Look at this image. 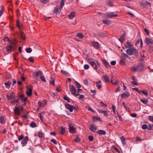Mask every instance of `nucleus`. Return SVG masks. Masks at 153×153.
<instances>
[{
  "instance_id": "nucleus-31",
  "label": "nucleus",
  "mask_w": 153,
  "mask_h": 153,
  "mask_svg": "<svg viewBox=\"0 0 153 153\" xmlns=\"http://www.w3.org/2000/svg\"><path fill=\"white\" fill-rule=\"evenodd\" d=\"M38 135L40 137H43L44 136V133L41 131H39L38 132Z\"/></svg>"
},
{
  "instance_id": "nucleus-14",
  "label": "nucleus",
  "mask_w": 153,
  "mask_h": 153,
  "mask_svg": "<svg viewBox=\"0 0 153 153\" xmlns=\"http://www.w3.org/2000/svg\"><path fill=\"white\" fill-rule=\"evenodd\" d=\"M98 111L100 113L103 114L106 117L108 115V112L106 111L98 109Z\"/></svg>"
},
{
  "instance_id": "nucleus-3",
  "label": "nucleus",
  "mask_w": 153,
  "mask_h": 153,
  "mask_svg": "<svg viewBox=\"0 0 153 153\" xmlns=\"http://www.w3.org/2000/svg\"><path fill=\"white\" fill-rule=\"evenodd\" d=\"M117 14H114L113 13H108L106 14L105 16H103V17L106 19H109L114 17H117L118 16Z\"/></svg>"
},
{
  "instance_id": "nucleus-35",
  "label": "nucleus",
  "mask_w": 153,
  "mask_h": 153,
  "mask_svg": "<svg viewBox=\"0 0 153 153\" xmlns=\"http://www.w3.org/2000/svg\"><path fill=\"white\" fill-rule=\"evenodd\" d=\"M53 13L58 16H60V13L59 10H54Z\"/></svg>"
},
{
  "instance_id": "nucleus-9",
  "label": "nucleus",
  "mask_w": 153,
  "mask_h": 153,
  "mask_svg": "<svg viewBox=\"0 0 153 153\" xmlns=\"http://www.w3.org/2000/svg\"><path fill=\"white\" fill-rule=\"evenodd\" d=\"M7 97L8 100H10L12 98H16V96L14 95V92H13L7 95Z\"/></svg>"
},
{
  "instance_id": "nucleus-54",
  "label": "nucleus",
  "mask_w": 153,
  "mask_h": 153,
  "mask_svg": "<svg viewBox=\"0 0 153 153\" xmlns=\"http://www.w3.org/2000/svg\"><path fill=\"white\" fill-rule=\"evenodd\" d=\"M3 40L4 41H7V42L10 41V40L9 39V38L7 36L5 37L4 39Z\"/></svg>"
},
{
  "instance_id": "nucleus-27",
  "label": "nucleus",
  "mask_w": 153,
  "mask_h": 153,
  "mask_svg": "<svg viewBox=\"0 0 153 153\" xmlns=\"http://www.w3.org/2000/svg\"><path fill=\"white\" fill-rule=\"evenodd\" d=\"M103 78L105 82H108L109 81V77L106 75L103 76Z\"/></svg>"
},
{
  "instance_id": "nucleus-33",
  "label": "nucleus",
  "mask_w": 153,
  "mask_h": 153,
  "mask_svg": "<svg viewBox=\"0 0 153 153\" xmlns=\"http://www.w3.org/2000/svg\"><path fill=\"white\" fill-rule=\"evenodd\" d=\"M4 118L3 117H0V123L3 124L5 123Z\"/></svg>"
},
{
  "instance_id": "nucleus-41",
  "label": "nucleus",
  "mask_w": 153,
  "mask_h": 153,
  "mask_svg": "<svg viewBox=\"0 0 153 153\" xmlns=\"http://www.w3.org/2000/svg\"><path fill=\"white\" fill-rule=\"evenodd\" d=\"M51 81H50V83L52 84L53 85H55L54 84V82H55V79L53 78L52 77L51 78Z\"/></svg>"
},
{
  "instance_id": "nucleus-12",
  "label": "nucleus",
  "mask_w": 153,
  "mask_h": 153,
  "mask_svg": "<svg viewBox=\"0 0 153 153\" xmlns=\"http://www.w3.org/2000/svg\"><path fill=\"white\" fill-rule=\"evenodd\" d=\"M26 93L28 97H30L32 94V88L27 87V89L26 91Z\"/></svg>"
},
{
  "instance_id": "nucleus-19",
  "label": "nucleus",
  "mask_w": 153,
  "mask_h": 153,
  "mask_svg": "<svg viewBox=\"0 0 153 153\" xmlns=\"http://www.w3.org/2000/svg\"><path fill=\"white\" fill-rule=\"evenodd\" d=\"M13 46L12 45H8L6 47V51L7 52L11 51L12 50Z\"/></svg>"
},
{
  "instance_id": "nucleus-59",
  "label": "nucleus",
  "mask_w": 153,
  "mask_h": 153,
  "mask_svg": "<svg viewBox=\"0 0 153 153\" xmlns=\"http://www.w3.org/2000/svg\"><path fill=\"white\" fill-rule=\"evenodd\" d=\"M10 44L11 45H12L13 46V47H15L16 46V44L13 41L10 42Z\"/></svg>"
},
{
  "instance_id": "nucleus-28",
  "label": "nucleus",
  "mask_w": 153,
  "mask_h": 153,
  "mask_svg": "<svg viewBox=\"0 0 153 153\" xmlns=\"http://www.w3.org/2000/svg\"><path fill=\"white\" fill-rule=\"evenodd\" d=\"M4 84L5 85L6 87L7 88H10L11 83L10 82L8 81L4 83Z\"/></svg>"
},
{
  "instance_id": "nucleus-49",
  "label": "nucleus",
  "mask_w": 153,
  "mask_h": 153,
  "mask_svg": "<svg viewBox=\"0 0 153 153\" xmlns=\"http://www.w3.org/2000/svg\"><path fill=\"white\" fill-rule=\"evenodd\" d=\"M126 62V59H121L120 60V64L124 63Z\"/></svg>"
},
{
  "instance_id": "nucleus-38",
  "label": "nucleus",
  "mask_w": 153,
  "mask_h": 153,
  "mask_svg": "<svg viewBox=\"0 0 153 153\" xmlns=\"http://www.w3.org/2000/svg\"><path fill=\"white\" fill-rule=\"evenodd\" d=\"M43 3L47 4L49 2V0H39Z\"/></svg>"
},
{
  "instance_id": "nucleus-60",
  "label": "nucleus",
  "mask_w": 153,
  "mask_h": 153,
  "mask_svg": "<svg viewBox=\"0 0 153 153\" xmlns=\"http://www.w3.org/2000/svg\"><path fill=\"white\" fill-rule=\"evenodd\" d=\"M84 84L85 85H88V80L87 79H85L83 81Z\"/></svg>"
},
{
  "instance_id": "nucleus-8",
  "label": "nucleus",
  "mask_w": 153,
  "mask_h": 153,
  "mask_svg": "<svg viewBox=\"0 0 153 153\" xmlns=\"http://www.w3.org/2000/svg\"><path fill=\"white\" fill-rule=\"evenodd\" d=\"M130 93L128 91L122 94L121 95V97L122 98L125 99L129 96Z\"/></svg>"
},
{
  "instance_id": "nucleus-23",
  "label": "nucleus",
  "mask_w": 153,
  "mask_h": 153,
  "mask_svg": "<svg viewBox=\"0 0 153 153\" xmlns=\"http://www.w3.org/2000/svg\"><path fill=\"white\" fill-rule=\"evenodd\" d=\"M120 139L122 144L124 145H125L126 144V141L125 140V139L123 136L120 137Z\"/></svg>"
},
{
  "instance_id": "nucleus-36",
  "label": "nucleus",
  "mask_w": 153,
  "mask_h": 153,
  "mask_svg": "<svg viewBox=\"0 0 153 153\" xmlns=\"http://www.w3.org/2000/svg\"><path fill=\"white\" fill-rule=\"evenodd\" d=\"M30 126L32 128L35 127L36 126V124L33 122H31L30 124Z\"/></svg>"
},
{
  "instance_id": "nucleus-20",
  "label": "nucleus",
  "mask_w": 153,
  "mask_h": 153,
  "mask_svg": "<svg viewBox=\"0 0 153 153\" xmlns=\"http://www.w3.org/2000/svg\"><path fill=\"white\" fill-rule=\"evenodd\" d=\"M97 133L99 134L100 135H105L106 134V133L105 131L102 130H99L97 131Z\"/></svg>"
},
{
  "instance_id": "nucleus-32",
  "label": "nucleus",
  "mask_w": 153,
  "mask_h": 153,
  "mask_svg": "<svg viewBox=\"0 0 153 153\" xmlns=\"http://www.w3.org/2000/svg\"><path fill=\"white\" fill-rule=\"evenodd\" d=\"M76 36L81 39L83 38L84 37V35L83 34L81 33H77Z\"/></svg>"
},
{
  "instance_id": "nucleus-62",
  "label": "nucleus",
  "mask_w": 153,
  "mask_h": 153,
  "mask_svg": "<svg viewBox=\"0 0 153 153\" xmlns=\"http://www.w3.org/2000/svg\"><path fill=\"white\" fill-rule=\"evenodd\" d=\"M144 94L146 95V96H147L148 95V93L146 91H143L142 92Z\"/></svg>"
},
{
  "instance_id": "nucleus-39",
  "label": "nucleus",
  "mask_w": 153,
  "mask_h": 153,
  "mask_svg": "<svg viewBox=\"0 0 153 153\" xmlns=\"http://www.w3.org/2000/svg\"><path fill=\"white\" fill-rule=\"evenodd\" d=\"M75 85H76L77 88H79L81 87V85L76 81L75 82Z\"/></svg>"
},
{
  "instance_id": "nucleus-26",
  "label": "nucleus",
  "mask_w": 153,
  "mask_h": 153,
  "mask_svg": "<svg viewBox=\"0 0 153 153\" xmlns=\"http://www.w3.org/2000/svg\"><path fill=\"white\" fill-rule=\"evenodd\" d=\"M36 75H34L35 76L38 77L39 76H41L43 74L42 72L41 71H39L35 73Z\"/></svg>"
},
{
  "instance_id": "nucleus-53",
  "label": "nucleus",
  "mask_w": 153,
  "mask_h": 153,
  "mask_svg": "<svg viewBox=\"0 0 153 153\" xmlns=\"http://www.w3.org/2000/svg\"><path fill=\"white\" fill-rule=\"evenodd\" d=\"M74 141L75 142H79L80 141V139L79 137H76L75 139H74Z\"/></svg>"
},
{
  "instance_id": "nucleus-42",
  "label": "nucleus",
  "mask_w": 153,
  "mask_h": 153,
  "mask_svg": "<svg viewBox=\"0 0 153 153\" xmlns=\"http://www.w3.org/2000/svg\"><path fill=\"white\" fill-rule=\"evenodd\" d=\"M26 51L27 53H30L32 51V50L31 48H26Z\"/></svg>"
},
{
  "instance_id": "nucleus-37",
  "label": "nucleus",
  "mask_w": 153,
  "mask_h": 153,
  "mask_svg": "<svg viewBox=\"0 0 153 153\" xmlns=\"http://www.w3.org/2000/svg\"><path fill=\"white\" fill-rule=\"evenodd\" d=\"M61 72L63 75L68 76V73L66 71L62 70Z\"/></svg>"
},
{
  "instance_id": "nucleus-13",
  "label": "nucleus",
  "mask_w": 153,
  "mask_h": 153,
  "mask_svg": "<svg viewBox=\"0 0 153 153\" xmlns=\"http://www.w3.org/2000/svg\"><path fill=\"white\" fill-rule=\"evenodd\" d=\"M60 5L59 8V6H57L55 8L54 10H58L59 9L60 10L64 5V1L63 0H61L60 2Z\"/></svg>"
},
{
  "instance_id": "nucleus-16",
  "label": "nucleus",
  "mask_w": 153,
  "mask_h": 153,
  "mask_svg": "<svg viewBox=\"0 0 153 153\" xmlns=\"http://www.w3.org/2000/svg\"><path fill=\"white\" fill-rule=\"evenodd\" d=\"M146 43L148 44L151 45L152 44L153 40L149 38H146Z\"/></svg>"
},
{
  "instance_id": "nucleus-10",
  "label": "nucleus",
  "mask_w": 153,
  "mask_h": 153,
  "mask_svg": "<svg viewBox=\"0 0 153 153\" xmlns=\"http://www.w3.org/2000/svg\"><path fill=\"white\" fill-rule=\"evenodd\" d=\"M91 59L89 58V63L91 64L92 66L95 69H97L98 68L97 66V64L93 61H90V59Z\"/></svg>"
},
{
  "instance_id": "nucleus-6",
  "label": "nucleus",
  "mask_w": 153,
  "mask_h": 153,
  "mask_svg": "<svg viewBox=\"0 0 153 153\" xmlns=\"http://www.w3.org/2000/svg\"><path fill=\"white\" fill-rule=\"evenodd\" d=\"M70 91L72 95H74L76 93V89L73 85L70 84L69 86Z\"/></svg>"
},
{
  "instance_id": "nucleus-15",
  "label": "nucleus",
  "mask_w": 153,
  "mask_h": 153,
  "mask_svg": "<svg viewBox=\"0 0 153 153\" xmlns=\"http://www.w3.org/2000/svg\"><path fill=\"white\" fill-rule=\"evenodd\" d=\"M102 22L105 24L109 25L111 24V22L109 20L105 19L102 20Z\"/></svg>"
},
{
  "instance_id": "nucleus-30",
  "label": "nucleus",
  "mask_w": 153,
  "mask_h": 153,
  "mask_svg": "<svg viewBox=\"0 0 153 153\" xmlns=\"http://www.w3.org/2000/svg\"><path fill=\"white\" fill-rule=\"evenodd\" d=\"M140 101L144 104L147 103L148 101V100L146 99H141L140 100Z\"/></svg>"
},
{
  "instance_id": "nucleus-4",
  "label": "nucleus",
  "mask_w": 153,
  "mask_h": 153,
  "mask_svg": "<svg viewBox=\"0 0 153 153\" xmlns=\"http://www.w3.org/2000/svg\"><path fill=\"white\" fill-rule=\"evenodd\" d=\"M68 126L69 127V131L72 133H74L75 132L76 128H75L74 125L72 124H69Z\"/></svg>"
},
{
  "instance_id": "nucleus-58",
  "label": "nucleus",
  "mask_w": 153,
  "mask_h": 153,
  "mask_svg": "<svg viewBox=\"0 0 153 153\" xmlns=\"http://www.w3.org/2000/svg\"><path fill=\"white\" fill-rule=\"evenodd\" d=\"M51 142L52 143H53L55 144H57V142L56 140L54 139H52L51 140Z\"/></svg>"
},
{
  "instance_id": "nucleus-57",
  "label": "nucleus",
  "mask_w": 153,
  "mask_h": 153,
  "mask_svg": "<svg viewBox=\"0 0 153 153\" xmlns=\"http://www.w3.org/2000/svg\"><path fill=\"white\" fill-rule=\"evenodd\" d=\"M84 68L85 69L87 70L89 68V66L88 65H85L84 66Z\"/></svg>"
},
{
  "instance_id": "nucleus-29",
  "label": "nucleus",
  "mask_w": 153,
  "mask_h": 153,
  "mask_svg": "<svg viewBox=\"0 0 153 153\" xmlns=\"http://www.w3.org/2000/svg\"><path fill=\"white\" fill-rule=\"evenodd\" d=\"M132 54L134 53L135 55H136L138 54V52L136 49L133 48H132Z\"/></svg>"
},
{
  "instance_id": "nucleus-22",
  "label": "nucleus",
  "mask_w": 153,
  "mask_h": 153,
  "mask_svg": "<svg viewBox=\"0 0 153 153\" xmlns=\"http://www.w3.org/2000/svg\"><path fill=\"white\" fill-rule=\"evenodd\" d=\"M125 39V34H123L119 38V40L120 42L122 43H123Z\"/></svg>"
},
{
  "instance_id": "nucleus-44",
  "label": "nucleus",
  "mask_w": 153,
  "mask_h": 153,
  "mask_svg": "<svg viewBox=\"0 0 153 153\" xmlns=\"http://www.w3.org/2000/svg\"><path fill=\"white\" fill-rule=\"evenodd\" d=\"M64 99L65 100L67 101L68 102H70V99L66 96H65L64 97Z\"/></svg>"
},
{
  "instance_id": "nucleus-63",
  "label": "nucleus",
  "mask_w": 153,
  "mask_h": 153,
  "mask_svg": "<svg viewBox=\"0 0 153 153\" xmlns=\"http://www.w3.org/2000/svg\"><path fill=\"white\" fill-rule=\"evenodd\" d=\"M16 99L15 98H13V100L11 101V103L12 104H14L16 103Z\"/></svg>"
},
{
  "instance_id": "nucleus-40",
  "label": "nucleus",
  "mask_w": 153,
  "mask_h": 153,
  "mask_svg": "<svg viewBox=\"0 0 153 153\" xmlns=\"http://www.w3.org/2000/svg\"><path fill=\"white\" fill-rule=\"evenodd\" d=\"M60 133L62 134H63L65 132V130L63 127H61V130H60Z\"/></svg>"
},
{
  "instance_id": "nucleus-56",
  "label": "nucleus",
  "mask_w": 153,
  "mask_h": 153,
  "mask_svg": "<svg viewBox=\"0 0 153 153\" xmlns=\"http://www.w3.org/2000/svg\"><path fill=\"white\" fill-rule=\"evenodd\" d=\"M122 56L126 58H127L128 57V55L124 53H122Z\"/></svg>"
},
{
  "instance_id": "nucleus-50",
  "label": "nucleus",
  "mask_w": 153,
  "mask_h": 153,
  "mask_svg": "<svg viewBox=\"0 0 153 153\" xmlns=\"http://www.w3.org/2000/svg\"><path fill=\"white\" fill-rule=\"evenodd\" d=\"M24 138V136H23V135H21L18 138V140L19 141H20L22 140Z\"/></svg>"
},
{
  "instance_id": "nucleus-64",
  "label": "nucleus",
  "mask_w": 153,
  "mask_h": 153,
  "mask_svg": "<svg viewBox=\"0 0 153 153\" xmlns=\"http://www.w3.org/2000/svg\"><path fill=\"white\" fill-rule=\"evenodd\" d=\"M111 64L112 65H115L116 64V62L115 61H112L111 62Z\"/></svg>"
},
{
  "instance_id": "nucleus-34",
  "label": "nucleus",
  "mask_w": 153,
  "mask_h": 153,
  "mask_svg": "<svg viewBox=\"0 0 153 153\" xmlns=\"http://www.w3.org/2000/svg\"><path fill=\"white\" fill-rule=\"evenodd\" d=\"M107 4L110 7L113 6L112 1H110V0H108L107 1Z\"/></svg>"
},
{
  "instance_id": "nucleus-18",
  "label": "nucleus",
  "mask_w": 153,
  "mask_h": 153,
  "mask_svg": "<svg viewBox=\"0 0 153 153\" xmlns=\"http://www.w3.org/2000/svg\"><path fill=\"white\" fill-rule=\"evenodd\" d=\"M102 61L104 65L106 68L110 67V65L104 59H102Z\"/></svg>"
},
{
  "instance_id": "nucleus-25",
  "label": "nucleus",
  "mask_w": 153,
  "mask_h": 153,
  "mask_svg": "<svg viewBox=\"0 0 153 153\" xmlns=\"http://www.w3.org/2000/svg\"><path fill=\"white\" fill-rule=\"evenodd\" d=\"M126 44L127 45H125L126 48H129L132 47L133 45L132 44H131V43L128 41H127L126 42Z\"/></svg>"
},
{
  "instance_id": "nucleus-45",
  "label": "nucleus",
  "mask_w": 153,
  "mask_h": 153,
  "mask_svg": "<svg viewBox=\"0 0 153 153\" xmlns=\"http://www.w3.org/2000/svg\"><path fill=\"white\" fill-rule=\"evenodd\" d=\"M17 26L19 29H21L22 28V27L19 25V21L17 20L16 23Z\"/></svg>"
},
{
  "instance_id": "nucleus-55",
  "label": "nucleus",
  "mask_w": 153,
  "mask_h": 153,
  "mask_svg": "<svg viewBox=\"0 0 153 153\" xmlns=\"http://www.w3.org/2000/svg\"><path fill=\"white\" fill-rule=\"evenodd\" d=\"M149 120L152 121V122H153V116H149Z\"/></svg>"
},
{
  "instance_id": "nucleus-46",
  "label": "nucleus",
  "mask_w": 153,
  "mask_h": 153,
  "mask_svg": "<svg viewBox=\"0 0 153 153\" xmlns=\"http://www.w3.org/2000/svg\"><path fill=\"white\" fill-rule=\"evenodd\" d=\"M141 128L143 129H146L148 128V126L146 124H143Z\"/></svg>"
},
{
  "instance_id": "nucleus-47",
  "label": "nucleus",
  "mask_w": 153,
  "mask_h": 153,
  "mask_svg": "<svg viewBox=\"0 0 153 153\" xmlns=\"http://www.w3.org/2000/svg\"><path fill=\"white\" fill-rule=\"evenodd\" d=\"M38 106H39L40 107H43L44 106V104H43L42 102L39 101L38 102Z\"/></svg>"
},
{
  "instance_id": "nucleus-11",
  "label": "nucleus",
  "mask_w": 153,
  "mask_h": 153,
  "mask_svg": "<svg viewBox=\"0 0 153 153\" xmlns=\"http://www.w3.org/2000/svg\"><path fill=\"white\" fill-rule=\"evenodd\" d=\"M18 104L16 105V106L15 107L14 109V111L15 114L17 115H20V108L19 107H17L16 106Z\"/></svg>"
},
{
  "instance_id": "nucleus-2",
  "label": "nucleus",
  "mask_w": 153,
  "mask_h": 153,
  "mask_svg": "<svg viewBox=\"0 0 153 153\" xmlns=\"http://www.w3.org/2000/svg\"><path fill=\"white\" fill-rule=\"evenodd\" d=\"M65 106L70 112H72L73 109L76 110V108L75 106L67 103L65 104Z\"/></svg>"
},
{
  "instance_id": "nucleus-48",
  "label": "nucleus",
  "mask_w": 153,
  "mask_h": 153,
  "mask_svg": "<svg viewBox=\"0 0 153 153\" xmlns=\"http://www.w3.org/2000/svg\"><path fill=\"white\" fill-rule=\"evenodd\" d=\"M20 36L21 38L23 40H25V36L24 35L23 33H21L20 34Z\"/></svg>"
},
{
  "instance_id": "nucleus-21",
  "label": "nucleus",
  "mask_w": 153,
  "mask_h": 153,
  "mask_svg": "<svg viewBox=\"0 0 153 153\" xmlns=\"http://www.w3.org/2000/svg\"><path fill=\"white\" fill-rule=\"evenodd\" d=\"M132 48H130L126 51V53L129 56L132 55Z\"/></svg>"
},
{
  "instance_id": "nucleus-61",
  "label": "nucleus",
  "mask_w": 153,
  "mask_h": 153,
  "mask_svg": "<svg viewBox=\"0 0 153 153\" xmlns=\"http://www.w3.org/2000/svg\"><path fill=\"white\" fill-rule=\"evenodd\" d=\"M19 97L21 98V99L22 100H23L24 97V95L23 94H21L19 95Z\"/></svg>"
},
{
  "instance_id": "nucleus-5",
  "label": "nucleus",
  "mask_w": 153,
  "mask_h": 153,
  "mask_svg": "<svg viewBox=\"0 0 153 153\" xmlns=\"http://www.w3.org/2000/svg\"><path fill=\"white\" fill-rule=\"evenodd\" d=\"M91 44L92 46L96 49H98L100 47L99 43L96 41H92L91 42Z\"/></svg>"
},
{
  "instance_id": "nucleus-24",
  "label": "nucleus",
  "mask_w": 153,
  "mask_h": 153,
  "mask_svg": "<svg viewBox=\"0 0 153 153\" xmlns=\"http://www.w3.org/2000/svg\"><path fill=\"white\" fill-rule=\"evenodd\" d=\"M75 15V13L74 12H72L68 16V18L70 19H71L74 17Z\"/></svg>"
},
{
  "instance_id": "nucleus-7",
  "label": "nucleus",
  "mask_w": 153,
  "mask_h": 153,
  "mask_svg": "<svg viewBox=\"0 0 153 153\" xmlns=\"http://www.w3.org/2000/svg\"><path fill=\"white\" fill-rule=\"evenodd\" d=\"M89 129L91 132H94L97 129V128L94 124H91L90 125Z\"/></svg>"
},
{
  "instance_id": "nucleus-17",
  "label": "nucleus",
  "mask_w": 153,
  "mask_h": 153,
  "mask_svg": "<svg viewBox=\"0 0 153 153\" xmlns=\"http://www.w3.org/2000/svg\"><path fill=\"white\" fill-rule=\"evenodd\" d=\"M28 140V136H25L24 139L22 141L21 143L22 144L25 145L26 144Z\"/></svg>"
},
{
  "instance_id": "nucleus-43",
  "label": "nucleus",
  "mask_w": 153,
  "mask_h": 153,
  "mask_svg": "<svg viewBox=\"0 0 153 153\" xmlns=\"http://www.w3.org/2000/svg\"><path fill=\"white\" fill-rule=\"evenodd\" d=\"M40 79H41L43 82H45L46 81V79L44 76L41 75L40 76Z\"/></svg>"
},
{
  "instance_id": "nucleus-52",
  "label": "nucleus",
  "mask_w": 153,
  "mask_h": 153,
  "mask_svg": "<svg viewBox=\"0 0 153 153\" xmlns=\"http://www.w3.org/2000/svg\"><path fill=\"white\" fill-rule=\"evenodd\" d=\"M94 139L93 137L91 136H88V139L89 141H92Z\"/></svg>"
},
{
  "instance_id": "nucleus-1",
  "label": "nucleus",
  "mask_w": 153,
  "mask_h": 153,
  "mask_svg": "<svg viewBox=\"0 0 153 153\" xmlns=\"http://www.w3.org/2000/svg\"><path fill=\"white\" fill-rule=\"evenodd\" d=\"M140 6L143 7V8H146L147 7H151V4L149 2L147 1L144 2L141 1L140 2Z\"/></svg>"
},
{
  "instance_id": "nucleus-51",
  "label": "nucleus",
  "mask_w": 153,
  "mask_h": 153,
  "mask_svg": "<svg viewBox=\"0 0 153 153\" xmlns=\"http://www.w3.org/2000/svg\"><path fill=\"white\" fill-rule=\"evenodd\" d=\"M138 68V67L137 66L134 67L132 68V69L134 71H136Z\"/></svg>"
}]
</instances>
